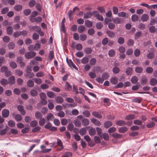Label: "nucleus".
Instances as JSON below:
<instances>
[{"instance_id":"338daca9","label":"nucleus","mask_w":157,"mask_h":157,"mask_svg":"<svg viewBox=\"0 0 157 157\" xmlns=\"http://www.w3.org/2000/svg\"><path fill=\"white\" fill-rule=\"evenodd\" d=\"M83 115L86 117H88L90 116V113L88 110H85L82 112Z\"/></svg>"},{"instance_id":"4c0bfd02","label":"nucleus","mask_w":157,"mask_h":157,"mask_svg":"<svg viewBox=\"0 0 157 157\" xmlns=\"http://www.w3.org/2000/svg\"><path fill=\"white\" fill-rule=\"evenodd\" d=\"M138 80V78L136 76H134L132 77L131 82L132 83L135 84L136 83Z\"/></svg>"},{"instance_id":"a18cd8bd","label":"nucleus","mask_w":157,"mask_h":157,"mask_svg":"<svg viewBox=\"0 0 157 157\" xmlns=\"http://www.w3.org/2000/svg\"><path fill=\"white\" fill-rule=\"evenodd\" d=\"M112 136L115 139H119L121 137V135L117 133L112 134Z\"/></svg>"},{"instance_id":"393cba45","label":"nucleus","mask_w":157,"mask_h":157,"mask_svg":"<svg viewBox=\"0 0 157 157\" xmlns=\"http://www.w3.org/2000/svg\"><path fill=\"white\" fill-rule=\"evenodd\" d=\"M54 57V52L52 51L49 52L48 59L50 61H51Z\"/></svg>"},{"instance_id":"9d476101","label":"nucleus","mask_w":157,"mask_h":157,"mask_svg":"<svg viewBox=\"0 0 157 157\" xmlns=\"http://www.w3.org/2000/svg\"><path fill=\"white\" fill-rule=\"evenodd\" d=\"M149 16L147 14H144L141 17V20L143 21H146L148 19Z\"/></svg>"},{"instance_id":"72a5a7b5","label":"nucleus","mask_w":157,"mask_h":157,"mask_svg":"<svg viewBox=\"0 0 157 157\" xmlns=\"http://www.w3.org/2000/svg\"><path fill=\"white\" fill-rule=\"evenodd\" d=\"M135 118V116L133 114H130L127 115L125 119L126 120H129L134 119Z\"/></svg>"},{"instance_id":"6e6d98bb","label":"nucleus","mask_w":157,"mask_h":157,"mask_svg":"<svg viewBox=\"0 0 157 157\" xmlns=\"http://www.w3.org/2000/svg\"><path fill=\"white\" fill-rule=\"evenodd\" d=\"M86 129L84 128H82L80 130L79 133L81 135L83 136L86 133Z\"/></svg>"},{"instance_id":"412c9836","label":"nucleus","mask_w":157,"mask_h":157,"mask_svg":"<svg viewBox=\"0 0 157 157\" xmlns=\"http://www.w3.org/2000/svg\"><path fill=\"white\" fill-rule=\"evenodd\" d=\"M27 85L29 87H32L34 85V82L32 80H29L27 82Z\"/></svg>"},{"instance_id":"2f4dec72","label":"nucleus","mask_w":157,"mask_h":157,"mask_svg":"<svg viewBox=\"0 0 157 157\" xmlns=\"http://www.w3.org/2000/svg\"><path fill=\"white\" fill-rule=\"evenodd\" d=\"M109 76V75L108 72L104 73L102 75V77L104 80L107 79Z\"/></svg>"},{"instance_id":"2eb2a0df","label":"nucleus","mask_w":157,"mask_h":157,"mask_svg":"<svg viewBox=\"0 0 157 157\" xmlns=\"http://www.w3.org/2000/svg\"><path fill=\"white\" fill-rule=\"evenodd\" d=\"M118 78L116 77H112L110 80V82L113 84H116L118 82Z\"/></svg>"},{"instance_id":"09e8293b","label":"nucleus","mask_w":157,"mask_h":157,"mask_svg":"<svg viewBox=\"0 0 157 157\" xmlns=\"http://www.w3.org/2000/svg\"><path fill=\"white\" fill-rule=\"evenodd\" d=\"M8 46L9 49H12L14 48L15 44L11 42L9 43Z\"/></svg>"},{"instance_id":"ea45409f","label":"nucleus","mask_w":157,"mask_h":157,"mask_svg":"<svg viewBox=\"0 0 157 157\" xmlns=\"http://www.w3.org/2000/svg\"><path fill=\"white\" fill-rule=\"evenodd\" d=\"M38 124L37 121L36 120H33L31 121L30 125L32 127H34L37 126Z\"/></svg>"},{"instance_id":"7ed1b4c3","label":"nucleus","mask_w":157,"mask_h":157,"mask_svg":"<svg viewBox=\"0 0 157 157\" xmlns=\"http://www.w3.org/2000/svg\"><path fill=\"white\" fill-rule=\"evenodd\" d=\"M46 129H49L51 131H56L57 130L56 127L52 126L51 124L49 122L47 123L44 126Z\"/></svg>"},{"instance_id":"bf43d9fd","label":"nucleus","mask_w":157,"mask_h":157,"mask_svg":"<svg viewBox=\"0 0 157 157\" xmlns=\"http://www.w3.org/2000/svg\"><path fill=\"white\" fill-rule=\"evenodd\" d=\"M142 35V33L140 32H136L135 35V39H138Z\"/></svg>"},{"instance_id":"c85d7f7f","label":"nucleus","mask_w":157,"mask_h":157,"mask_svg":"<svg viewBox=\"0 0 157 157\" xmlns=\"http://www.w3.org/2000/svg\"><path fill=\"white\" fill-rule=\"evenodd\" d=\"M96 133V131L94 128H91L89 130V133L90 136H93Z\"/></svg>"},{"instance_id":"052dcab7","label":"nucleus","mask_w":157,"mask_h":157,"mask_svg":"<svg viewBox=\"0 0 157 157\" xmlns=\"http://www.w3.org/2000/svg\"><path fill=\"white\" fill-rule=\"evenodd\" d=\"M0 83L2 85H5L8 83L7 79L2 78L0 81Z\"/></svg>"},{"instance_id":"de8ad7c7","label":"nucleus","mask_w":157,"mask_h":157,"mask_svg":"<svg viewBox=\"0 0 157 157\" xmlns=\"http://www.w3.org/2000/svg\"><path fill=\"white\" fill-rule=\"evenodd\" d=\"M147 82V79L146 77H144L141 79V83L142 85H145Z\"/></svg>"},{"instance_id":"bb28decb","label":"nucleus","mask_w":157,"mask_h":157,"mask_svg":"<svg viewBox=\"0 0 157 157\" xmlns=\"http://www.w3.org/2000/svg\"><path fill=\"white\" fill-rule=\"evenodd\" d=\"M65 89L66 91H71L72 89V86L71 85H70L67 82L66 83L65 85Z\"/></svg>"},{"instance_id":"c03bdc74","label":"nucleus","mask_w":157,"mask_h":157,"mask_svg":"<svg viewBox=\"0 0 157 157\" xmlns=\"http://www.w3.org/2000/svg\"><path fill=\"white\" fill-rule=\"evenodd\" d=\"M120 71V68L117 67H115L113 69V72L115 74H117Z\"/></svg>"},{"instance_id":"5701e85b","label":"nucleus","mask_w":157,"mask_h":157,"mask_svg":"<svg viewBox=\"0 0 157 157\" xmlns=\"http://www.w3.org/2000/svg\"><path fill=\"white\" fill-rule=\"evenodd\" d=\"M106 33L108 35V36L111 38H113L115 36V33L110 31H107Z\"/></svg>"},{"instance_id":"49530a36","label":"nucleus","mask_w":157,"mask_h":157,"mask_svg":"<svg viewBox=\"0 0 157 157\" xmlns=\"http://www.w3.org/2000/svg\"><path fill=\"white\" fill-rule=\"evenodd\" d=\"M31 95L33 96H36L37 95L38 93L37 91L34 89H33L30 91Z\"/></svg>"},{"instance_id":"3c124183","label":"nucleus","mask_w":157,"mask_h":157,"mask_svg":"<svg viewBox=\"0 0 157 157\" xmlns=\"http://www.w3.org/2000/svg\"><path fill=\"white\" fill-rule=\"evenodd\" d=\"M10 40V38L8 36H4L3 38V40L5 43H8Z\"/></svg>"},{"instance_id":"20e7f679","label":"nucleus","mask_w":157,"mask_h":157,"mask_svg":"<svg viewBox=\"0 0 157 157\" xmlns=\"http://www.w3.org/2000/svg\"><path fill=\"white\" fill-rule=\"evenodd\" d=\"M93 13L94 16L97 19L101 21H102L104 20V18L103 16L100 15L98 12L97 11H94L93 12Z\"/></svg>"},{"instance_id":"680f3d73","label":"nucleus","mask_w":157,"mask_h":157,"mask_svg":"<svg viewBox=\"0 0 157 157\" xmlns=\"http://www.w3.org/2000/svg\"><path fill=\"white\" fill-rule=\"evenodd\" d=\"M140 49H136L134 52V55L136 57H138L140 56Z\"/></svg>"},{"instance_id":"c756f323","label":"nucleus","mask_w":157,"mask_h":157,"mask_svg":"<svg viewBox=\"0 0 157 157\" xmlns=\"http://www.w3.org/2000/svg\"><path fill=\"white\" fill-rule=\"evenodd\" d=\"M157 80L156 78H153L151 79L150 81V84L151 86H154L157 83Z\"/></svg>"},{"instance_id":"e2e57ef3","label":"nucleus","mask_w":157,"mask_h":157,"mask_svg":"<svg viewBox=\"0 0 157 157\" xmlns=\"http://www.w3.org/2000/svg\"><path fill=\"white\" fill-rule=\"evenodd\" d=\"M103 26L101 22L97 23L96 25V27L98 29H101Z\"/></svg>"},{"instance_id":"f03ea898","label":"nucleus","mask_w":157,"mask_h":157,"mask_svg":"<svg viewBox=\"0 0 157 157\" xmlns=\"http://www.w3.org/2000/svg\"><path fill=\"white\" fill-rule=\"evenodd\" d=\"M36 55V53L33 51L26 52L25 54V56L27 59H30L33 58Z\"/></svg>"},{"instance_id":"6ab92c4d","label":"nucleus","mask_w":157,"mask_h":157,"mask_svg":"<svg viewBox=\"0 0 157 157\" xmlns=\"http://www.w3.org/2000/svg\"><path fill=\"white\" fill-rule=\"evenodd\" d=\"M46 118L48 121H52L55 118V117L52 113H50L47 115Z\"/></svg>"},{"instance_id":"603ef678","label":"nucleus","mask_w":157,"mask_h":157,"mask_svg":"<svg viewBox=\"0 0 157 157\" xmlns=\"http://www.w3.org/2000/svg\"><path fill=\"white\" fill-rule=\"evenodd\" d=\"M103 138L105 140H108L109 139V137L107 133H103L102 136Z\"/></svg>"},{"instance_id":"9b49d317","label":"nucleus","mask_w":157,"mask_h":157,"mask_svg":"<svg viewBox=\"0 0 157 157\" xmlns=\"http://www.w3.org/2000/svg\"><path fill=\"white\" fill-rule=\"evenodd\" d=\"M128 128L126 127H120L118 129V132L120 133H124L127 132Z\"/></svg>"},{"instance_id":"13d9d810","label":"nucleus","mask_w":157,"mask_h":157,"mask_svg":"<svg viewBox=\"0 0 157 157\" xmlns=\"http://www.w3.org/2000/svg\"><path fill=\"white\" fill-rule=\"evenodd\" d=\"M14 8L16 11H19L21 10L22 6L21 5H16L14 6Z\"/></svg>"},{"instance_id":"aec40b11","label":"nucleus","mask_w":157,"mask_h":157,"mask_svg":"<svg viewBox=\"0 0 157 157\" xmlns=\"http://www.w3.org/2000/svg\"><path fill=\"white\" fill-rule=\"evenodd\" d=\"M133 71V69L131 67H128L126 71V73L127 75H131Z\"/></svg>"},{"instance_id":"f3484780","label":"nucleus","mask_w":157,"mask_h":157,"mask_svg":"<svg viewBox=\"0 0 157 157\" xmlns=\"http://www.w3.org/2000/svg\"><path fill=\"white\" fill-rule=\"evenodd\" d=\"M57 144L58 146H60L61 147L60 149H59V150H60L62 149H64V147L63 146V143L61 140L60 139H57Z\"/></svg>"},{"instance_id":"ddd939ff","label":"nucleus","mask_w":157,"mask_h":157,"mask_svg":"<svg viewBox=\"0 0 157 157\" xmlns=\"http://www.w3.org/2000/svg\"><path fill=\"white\" fill-rule=\"evenodd\" d=\"M113 124L112 122L109 121H107L105 122L104 124V127L108 128L110 127Z\"/></svg>"},{"instance_id":"a19ab883","label":"nucleus","mask_w":157,"mask_h":157,"mask_svg":"<svg viewBox=\"0 0 157 157\" xmlns=\"http://www.w3.org/2000/svg\"><path fill=\"white\" fill-rule=\"evenodd\" d=\"M15 118L17 121H20L22 120V117L21 115L17 114L15 115Z\"/></svg>"},{"instance_id":"5fc2aeb1","label":"nucleus","mask_w":157,"mask_h":157,"mask_svg":"<svg viewBox=\"0 0 157 157\" xmlns=\"http://www.w3.org/2000/svg\"><path fill=\"white\" fill-rule=\"evenodd\" d=\"M132 20L134 22L138 21V16L136 14H133L131 17Z\"/></svg>"},{"instance_id":"b1692460","label":"nucleus","mask_w":157,"mask_h":157,"mask_svg":"<svg viewBox=\"0 0 157 157\" xmlns=\"http://www.w3.org/2000/svg\"><path fill=\"white\" fill-rule=\"evenodd\" d=\"M89 123V121L87 119L84 118L82 120V124L84 126H87Z\"/></svg>"},{"instance_id":"0e129e2a","label":"nucleus","mask_w":157,"mask_h":157,"mask_svg":"<svg viewBox=\"0 0 157 157\" xmlns=\"http://www.w3.org/2000/svg\"><path fill=\"white\" fill-rule=\"evenodd\" d=\"M84 52L86 54H90L92 52V50L91 48H86L85 49Z\"/></svg>"},{"instance_id":"39448f33","label":"nucleus","mask_w":157,"mask_h":157,"mask_svg":"<svg viewBox=\"0 0 157 157\" xmlns=\"http://www.w3.org/2000/svg\"><path fill=\"white\" fill-rule=\"evenodd\" d=\"M67 61L68 65L71 67H73L75 69L78 70V68L73 63L71 59L68 60L67 58Z\"/></svg>"},{"instance_id":"f8f14e48","label":"nucleus","mask_w":157,"mask_h":157,"mask_svg":"<svg viewBox=\"0 0 157 157\" xmlns=\"http://www.w3.org/2000/svg\"><path fill=\"white\" fill-rule=\"evenodd\" d=\"M116 124L117 125L122 126L126 125V123L124 121L120 120L117 121L116 122Z\"/></svg>"},{"instance_id":"79ce46f5","label":"nucleus","mask_w":157,"mask_h":157,"mask_svg":"<svg viewBox=\"0 0 157 157\" xmlns=\"http://www.w3.org/2000/svg\"><path fill=\"white\" fill-rule=\"evenodd\" d=\"M115 52L114 50L111 49L109 52V56L110 57H113L115 55Z\"/></svg>"},{"instance_id":"6e6552de","label":"nucleus","mask_w":157,"mask_h":157,"mask_svg":"<svg viewBox=\"0 0 157 157\" xmlns=\"http://www.w3.org/2000/svg\"><path fill=\"white\" fill-rule=\"evenodd\" d=\"M2 114L3 117H7L9 114V111L7 109H4L2 111Z\"/></svg>"},{"instance_id":"8fccbe9b","label":"nucleus","mask_w":157,"mask_h":157,"mask_svg":"<svg viewBox=\"0 0 157 157\" xmlns=\"http://www.w3.org/2000/svg\"><path fill=\"white\" fill-rule=\"evenodd\" d=\"M87 38V36L84 34H82L80 36V39L82 41L85 40Z\"/></svg>"},{"instance_id":"c9c22d12","label":"nucleus","mask_w":157,"mask_h":157,"mask_svg":"<svg viewBox=\"0 0 157 157\" xmlns=\"http://www.w3.org/2000/svg\"><path fill=\"white\" fill-rule=\"evenodd\" d=\"M85 25L89 28H90L92 26V22L89 20H87L85 21Z\"/></svg>"},{"instance_id":"f704fd0d","label":"nucleus","mask_w":157,"mask_h":157,"mask_svg":"<svg viewBox=\"0 0 157 157\" xmlns=\"http://www.w3.org/2000/svg\"><path fill=\"white\" fill-rule=\"evenodd\" d=\"M89 59L86 57H83L81 60V63L83 64H86L89 62Z\"/></svg>"},{"instance_id":"7c9ffc66","label":"nucleus","mask_w":157,"mask_h":157,"mask_svg":"<svg viewBox=\"0 0 157 157\" xmlns=\"http://www.w3.org/2000/svg\"><path fill=\"white\" fill-rule=\"evenodd\" d=\"M25 76L29 78H32L34 76V74L31 72H26Z\"/></svg>"},{"instance_id":"e433bc0d","label":"nucleus","mask_w":157,"mask_h":157,"mask_svg":"<svg viewBox=\"0 0 157 157\" xmlns=\"http://www.w3.org/2000/svg\"><path fill=\"white\" fill-rule=\"evenodd\" d=\"M13 32V28L11 26H9L7 28V33L8 35L11 34Z\"/></svg>"},{"instance_id":"0eeeda50","label":"nucleus","mask_w":157,"mask_h":157,"mask_svg":"<svg viewBox=\"0 0 157 157\" xmlns=\"http://www.w3.org/2000/svg\"><path fill=\"white\" fill-rule=\"evenodd\" d=\"M9 83L10 85H13L15 82V79L14 76H12L10 77L8 79Z\"/></svg>"},{"instance_id":"f257e3e1","label":"nucleus","mask_w":157,"mask_h":157,"mask_svg":"<svg viewBox=\"0 0 157 157\" xmlns=\"http://www.w3.org/2000/svg\"><path fill=\"white\" fill-rule=\"evenodd\" d=\"M83 118V116L82 115H80L77 116V118L74 120V123L76 127H79L81 126V121Z\"/></svg>"},{"instance_id":"cd10ccee","label":"nucleus","mask_w":157,"mask_h":157,"mask_svg":"<svg viewBox=\"0 0 157 157\" xmlns=\"http://www.w3.org/2000/svg\"><path fill=\"white\" fill-rule=\"evenodd\" d=\"M92 115L98 118H102V116L98 113L97 112H94L92 113Z\"/></svg>"},{"instance_id":"4be33fe9","label":"nucleus","mask_w":157,"mask_h":157,"mask_svg":"<svg viewBox=\"0 0 157 157\" xmlns=\"http://www.w3.org/2000/svg\"><path fill=\"white\" fill-rule=\"evenodd\" d=\"M113 21L116 24H120L123 22V20H121V19L119 17L115 18L113 20Z\"/></svg>"},{"instance_id":"4d7b16f0","label":"nucleus","mask_w":157,"mask_h":157,"mask_svg":"<svg viewBox=\"0 0 157 157\" xmlns=\"http://www.w3.org/2000/svg\"><path fill=\"white\" fill-rule=\"evenodd\" d=\"M8 125L10 127H13L15 125V123L13 121L10 120L8 122Z\"/></svg>"},{"instance_id":"37998d69","label":"nucleus","mask_w":157,"mask_h":157,"mask_svg":"<svg viewBox=\"0 0 157 157\" xmlns=\"http://www.w3.org/2000/svg\"><path fill=\"white\" fill-rule=\"evenodd\" d=\"M97 62L96 59L94 58H92L90 60V64L91 65H94Z\"/></svg>"},{"instance_id":"69168bd1","label":"nucleus","mask_w":157,"mask_h":157,"mask_svg":"<svg viewBox=\"0 0 157 157\" xmlns=\"http://www.w3.org/2000/svg\"><path fill=\"white\" fill-rule=\"evenodd\" d=\"M149 30L150 32L151 33H155L156 31V29L155 27L153 26H151L149 27Z\"/></svg>"},{"instance_id":"4468645a","label":"nucleus","mask_w":157,"mask_h":157,"mask_svg":"<svg viewBox=\"0 0 157 157\" xmlns=\"http://www.w3.org/2000/svg\"><path fill=\"white\" fill-rule=\"evenodd\" d=\"M91 121L92 123L98 126H100L101 124V122L97 120L95 118L92 119L91 120Z\"/></svg>"},{"instance_id":"1a4fd4ad","label":"nucleus","mask_w":157,"mask_h":157,"mask_svg":"<svg viewBox=\"0 0 157 157\" xmlns=\"http://www.w3.org/2000/svg\"><path fill=\"white\" fill-rule=\"evenodd\" d=\"M18 110L20 111L21 114L24 115L25 113V111L24 109L23 106L22 105H19L17 107Z\"/></svg>"},{"instance_id":"58836bf2","label":"nucleus","mask_w":157,"mask_h":157,"mask_svg":"<svg viewBox=\"0 0 157 157\" xmlns=\"http://www.w3.org/2000/svg\"><path fill=\"white\" fill-rule=\"evenodd\" d=\"M46 120L44 118H41L40 119L39 121V124L40 126H43L45 123Z\"/></svg>"},{"instance_id":"473e14b6","label":"nucleus","mask_w":157,"mask_h":157,"mask_svg":"<svg viewBox=\"0 0 157 157\" xmlns=\"http://www.w3.org/2000/svg\"><path fill=\"white\" fill-rule=\"evenodd\" d=\"M155 125V123L153 121H150L146 125V127L149 128H152Z\"/></svg>"},{"instance_id":"774afa93","label":"nucleus","mask_w":157,"mask_h":157,"mask_svg":"<svg viewBox=\"0 0 157 157\" xmlns=\"http://www.w3.org/2000/svg\"><path fill=\"white\" fill-rule=\"evenodd\" d=\"M72 156L71 153L70 152H66L61 157H70Z\"/></svg>"},{"instance_id":"423d86ee","label":"nucleus","mask_w":157,"mask_h":157,"mask_svg":"<svg viewBox=\"0 0 157 157\" xmlns=\"http://www.w3.org/2000/svg\"><path fill=\"white\" fill-rule=\"evenodd\" d=\"M30 30L31 31L32 30H34L37 32H39L41 30L40 27L36 26H34L30 27Z\"/></svg>"},{"instance_id":"dca6fc26","label":"nucleus","mask_w":157,"mask_h":157,"mask_svg":"<svg viewBox=\"0 0 157 157\" xmlns=\"http://www.w3.org/2000/svg\"><path fill=\"white\" fill-rule=\"evenodd\" d=\"M56 102L57 103H62L63 102V98L60 96H57L55 98Z\"/></svg>"},{"instance_id":"a211bd4d","label":"nucleus","mask_w":157,"mask_h":157,"mask_svg":"<svg viewBox=\"0 0 157 157\" xmlns=\"http://www.w3.org/2000/svg\"><path fill=\"white\" fill-rule=\"evenodd\" d=\"M85 29V27L83 25L79 26L78 27V33H82Z\"/></svg>"},{"instance_id":"a878e982","label":"nucleus","mask_w":157,"mask_h":157,"mask_svg":"<svg viewBox=\"0 0 157 157\" xmlns=\"http://www.w3.org/2000/svg\"><path fill=\"white\" fill-rule=\"evenodd\" d=\"M35 116L37 119H39L41 118L43 116L40 112H36L35 113Z\"/></svg>"},{"instance_id":"864d4df0","label":"nucleus","mask_w":157,"mask_h":157,"mask_svg":"<svg viewBox=\"0 0 157 157\" xmlns=\"http://www.w3.org/2000/svg\"><path fill=\"white\" fill-rule=\"evenodd\" d=\"M47 96L50 98H53L55 96V94L52 91H48L47 93Z\"/></svg>"}]
</instances>
